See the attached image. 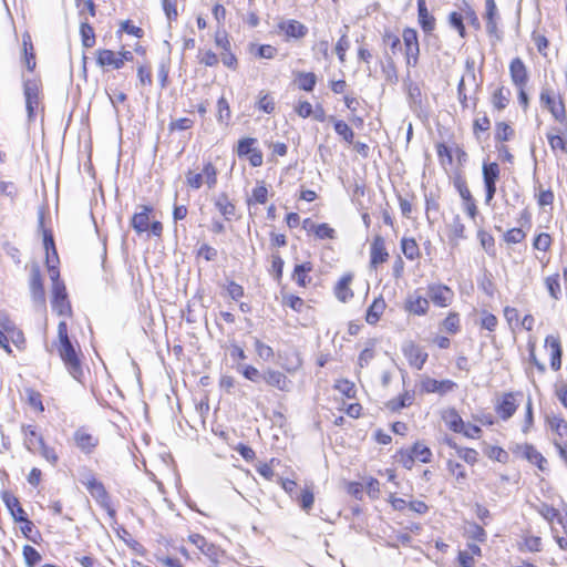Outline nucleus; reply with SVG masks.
<instances>
[{"instance_id":"7c9ffc66","label":"nucleus","mask_w":567,"mask_h":567,"mask_svg":"<svg viewBox=\"0 0 567 567\" xmlns=\"http://www.w3.org/2000/svg\"><path fill=\"white\" fill-rule=\"evenodd\" d=\"M511 91L504 86L498 87L492 96V103L495 109L504 110L509 103Z\"/></svg>"},{"instance_id":"6e6552de","label":"nucleus","mask_w":567,"mask_h":567,"mask_svg":"<svg viewBox=\"0 0 567 567\" xmlns=\"http://www.w3.org/2000/svg\"><path fill=\"white\" fill-rule=\"evenodd\" d=\"M430 307V301L427 297H423L420 295V290H414L410 293L404 303V309L411 315L414 316H424L427 313Z\"/></svg>"},{"instance_id":"6e6d98bb","label":"nucleus","mask_w":567,"mask_h":567,"mask_svg":"<svg viewBox=\"0 0 567 567\" xmlns=\"http://www.w3.org/2000/svg\"><path fill=\"white\" fill-rule=\"evenodd\" d=\"M456 454L470 465H474L478 460V452L474 449L461 447Z\"/></svg>"},{"instance_id":"bf43d9fd","label":"nucleus","mask_w":567,"mask_h":567,"mask_svg":"<svg viewBox=\"0 0 567 567\" xmlns=\"http://www.w3.org/2000/svg\"><path fill=\"white\" fill-rule=\"evenodd\" d=\"M0 195L14 200L18 196V188L16 184L12 182L0 181Z\"/></svg>"},{"instance_id":"5fc2aeb1","label":"nucleus","mask_w":567,"mask_h":567,"mask_svg":"<svg viewBox=\"0 0 567 567\" xmlns=\"http://www.w3.org/2000/svg\"><path fill=\"white\" fill-rule=\"evenodd\" d=\"M447 471L455 476L456 481L461 482L466 478V472L462 464L449 460L446 463Z\"/></svg>"},{"instance_id":"69168bd1","label":"nucleus","mask_w":567,"mask_h":567,"mask_svg":"<svg viewBox=\"0 0 567 567\" xmlns=\"http://www.w3.org/2000/svg\"><path fill=\"white\" fill-rule=\"evenodd\" d=\"M454 186L457 189L461 198L465 200H470L472 198L471 192L467 187L466 181L458 176L454 179Z\"/></svg>"},{"instance_id":"58836bf2","label":"nucleus","mask_w":567,"mask_h":567,"mask_svg":"<svg viewBox=\"0 0 567 567\" xmlns=\"http://www.w3.org/2000/svg\"><path fill=\"white\" fill-rule=\"evenodd\" d=\"M334 131L338 135H340L346 142L352 143L354 137V132L352 128L342 120L334 121Z\"/></svg>"},{"instance_id":"4be33fe9","label":"nucleus","mask_w":567,"mask_h":567,"mask_svg":"<svg viewBox=\"0 0 567 567\" xmlns=\"http://www.w3.org/2000/svg\"><path fill=\"white\" fill-rule=\"evenodd\" d=\"M517 405L513 393H506L503 395L499 403L496 405V413L503 420H508L516 412Z\"/></svg>"},{"instance_id":"473e14b6","label":"nucleus","mask_w":567,"mask_h":567,"mask_svg":"<svg viewBox=\"0 0 567 567\" xmlns=\"http://www.w3.org/2000/svg\"><path fill=\"white\" fill-rule=\"evenodd\" d=\"M401 249L404 256L410 260H414L420 256L419 246L413 238H402Z\"/></svg>"},{"instance_id":"79ce46f5","label":"nucleus","mask_w":567,"mask_h":567,"mask_svg":"<svg viewBox=\"0 0 567 567\" xmlns=\"http://www.w3.org/2000/svg\"><path fill=\"white\" fill-rule=\"evenodd\" d=\"M299 505L307 513L312 508L315 502L313 492L309 487L301 489L300 495L297 497Z\"/></svg>"},{"instance_id":"5701e85b","label":"nucleus","mask_w":567,"mask_h":567,"mask_svg":"<svg viewBox=\"0 0 567 567\" xmlns=\"http://www.w3.org/2000/svg\"><path fill=\"white\" fill-rule=\"evenodd\" d=\"M2 499L7 508L9 509L11 516L13 517L14 522L20 523L21 520H25V517L28 515L16 496L9 493H4Z\"/></svg>"},{"instance_id":"f3484780","label":"nucleus","mask_w":567,"mask_h":567,"mask_svg":"<svg viewBox=\"0 0 567 567\" xmlns=\"http://www.w3.org/2000/svg\"><path fill=\"white\" fill-rule=\"evenodd\" d=\"M278 29L282 32H285V34L288 37V38H292V39H302L307 35L308 33V28L295 20V19H288V20H282L278 23Z\"/></svg>"},{"instance_id":"3c124183","label":"nucleus","mask_w":567,"mask_h":567,"mask_svg":"<svg viewBox=\"0 0 567 567\" xmlns=\"http://www.w3.org/2000/svg\"><path fill=\"white\" fill-rule=\"evenodd\" d=\"M255 350H256L258 357L265 361H269L274 358L272 348L267 346L266 343L261 342L257 338L255 339Z\"/></svg>"},{"instance_id":"c85d7f7f","label":"nucleus","mask_w":567,"mask_h":567,"mask_svg":"<svg viewBox=\"0 0 567 567\" xmlns=\"http://www.w3.org/2000/svg\"><path fill=\"white\" fill-rule=\"evenodd\" d=\"M188 540L194 544L205 556L213 558L216 556V547L214 544L208 543L204 536L199 534H192Z\"/></svg>"},{"instance_id":"412c9836","label":"nucleus","mask_w":567,"mask_h":567,"mask_svg":"<svg viewBox=\"0 0 567 567\" xmlns=\"http://www.w3.org/2000/svg\"><path fill=\"white\" fill-rule=\"evenodd\" d=\"M153 210L151 206H142V210L135 213L131 219V226L137 233H144L150 227V213Z\"/></svg>"},{"instance_id":"8fccbe9b","label":"nucleus","mask_w":567,"mask_h":567,"mask_svg":"<svg viewBox=\"0 0 567 567\" xmlns=\"http://www.w3.org/2000/svg\"><path fill=\"white\" fill-rule=\"evenodd\" d=\"M466 534L470 538H472L474 540H477L481 543L486 540L485 529L476 523L468 525V527L466 528Z\"/></svg>"},{"instance_id":"9b49d317","label":"nucleus","mask_w":567,"mask_h":567,"mask_svg":"<svg viewBox=\"0 0 567 567\" xmlns=\"http://www.w3.org/2000/svg\"><path fill=\"white\" fill-rule=\"evenodd\" d=\"M262 380L272 388L284 392L291 390L292 382L280 371L267 369L262 373Z\"/></svg>"},{"instance_id":"423d86ee","label":"nucleus","mask_w":567,"mask_h":567,"mask_svg":"<svg viewBox=\"0 0 567 567\" xmlns=\"http://www.w3.org/2000/svg\"><path fill=\"white\" fill-rule=\"evenodd\" d=\"M403 42L405 47L406 64L415 66L419 60L420 47L417 33L414 29H405L403 31Z\"/></svg>"},{"instance_id":"c756f323","label":"nucleus","mask_w":567,"mask_h":567,"mask_svg":"<svg viewBox=\"0 0 567 567\" xmlns=\"http://www.w3.org/2000/svg\"><path fill=\"white\" fill-rule=\"evenodd\" d=\"M312 270L311 262H303L295 266L292 279L298 284L300 287L307 286V278L308 274ZM310 279L308 280V282Z\"/></svg>"},{"instance_id":"dca6fc26","label":"nucleus","mask_w":567,"mask_h":567,"mask_svg":"<svg viewBox=\"0 0 567 567\" xmlns=\"http://www.w3.org/2000/svg\"><path fill=\"white\" fill-rule=\"evenodd\" d=\"M456 386V383L452 380H435L432 378H425L422 380L421 388L422 391L426 393H440L445 394L452 391Z\"/></svg>"},{"instance_id":"4d7b16f0","label":"nucleus","mask_w":567,"mask_h":567,"mask_svg":"<svg viewBox=\"0 0 567 567\" xmlns=\"http://www.w3.org/2000/svg\"><path fill=\"white\" fill-rule=\"evenodd\" d=\"M238 370L247 380L251 382H259V380L262 379V373H260L258 369L252 365H240Z\"/></svg>"},{"instance_id":"052dcab7","label":"nucleus","mask_w":567,"mask_h":567,"mask_svg":"<svg viewBox=\"0 0 567 567\" xmlns=\"http://www.w3.org/2000/svg\"><path fill=\"white\" fill-rule=\"evenodd\" d=\"M226 291L228 296L236 301L244 297L245 293L243 286L235 282L234 280L228 281V284L226 285Z\"/></svg>"},{"instance_id":"4c0bfd02","label":"nucleus","mask_w":567,"mask_h":567,"mask_svg":"<svg viewBox=\"0 0 567 567\" xmlns=\"http://www.w3.org/2000/svg\"><path fill=\"white\" fill-rule=\"evenodd\" d=\"M311 231L319 239H333L336 237V230L326 223L319 225L311 224Z\"/></svg>"},{"instance_id":"864d4df0","label":"nucleus","mask_w":567,"mask_h":567,"mask_svg":"<svg viewBox=\"0 0 567 567\" xmlns=\"http://www.w3.org/2000/svg\"><path fill=\"white\" fill-rule=\"evenodd\" d=\"M527 348H528V360L529 362L536 367V369L538 370L539 373H545L546 372V365L539 361L536 357V344L534 341H529L528 344H527Z\"/></svg>"},{"instance_id":"c9c22d12","label":"nucleus","mask_w":567,"mask_h":567,"mask_svg":"<svg viewBox=\"0 0 567 567\" xmlns=\"http://www.w3.org/2000/svg\"><path fill=\"white\" fill-rule=\"evenodd\" d=\"M410 450L414 456V460H419L422 463L431 462L432 452L426 445L416 442Z\"/></svg>"},{"instance_id":"b1692460","label":"nucleus","mask_w":567,"mask_h":567,"mask_svg":"<svg viewBox=\"0 0 567 567\" xmlns=\"http://www.w3.org/2000/svg\"><path fill=\"white\" fill-rule=\"evenodd\" d=\"M352 278L351 274H347L340 278L334 287V295L341 302H347L353 297V292L350 288Z\"/></svg>"},{"instance_id":"f8f14e48","label":"nucleus","mask_w":567,"mask_h":567,"mask_svg":"<svg viewBox=\"0 0 567 567\" xmlns=\"http://www.w3.org/2000/svg\"><path fill=\"white\" fill-rule=\"evenodd\" d=\"M403 354L408 359L410 365L421 370L427 359V353L417 344L409 342L403 347Z\"/></svg>"},{"instance_id":"6ab92c4d","label":"nucleus","mask_w":567,"mask_h":567,"mask_svg":"<svg viewBox=\"0 0 567 567\" xmlns=\"http://www.w3.org/2000/svg\"><path fill=\"white\" fill-rule=\"evenodd\" d=\"M96 64L101 68L112 66L118 70L123 68V59L118 58L117 52L103 49L97 51Z\"/></svg>"},{"instance_id":"0e129e2a","label":"nucleus","mask_w":567,"mask_h":567,"mask_svg":"<svg viewBox=\"0 0 567 567\" xmlns=\"http://www.w3.org/2000/svg\"><path fill=\"white\" fill-rule=\"evenodd\" d=\"M447 425L449 427L456 432V433H462L463 429H464V421L462 420V417L458 415V413L456 411H452L450 413V420L447 421Z\"/></svg>"},{"instance_id":"13d9d810","label":"nucleus","mask_w":567,"mask_h":567,"mask_svg":"<svg viewBox=\"0 0 567 567\" xmlns=\"http://www.w3.org/2000/svg\"><path fill=\"white\" fill-rule=\"evenodd\" d=\"M186 183L193 189H199L204 184V175L202 173H195L188 171L186 174Z\"/></svg>"},{"instance_id":"e433bc0d","label":"nucleus","mask_w":567,"mask_h":567,"mask_svg":"<svg viewBox=\"0 0 567 567\" xmlns=\"http://www.w3.org/2000/svg\"><path fill=\"white\" fill-rule=\"evenodd\" d=\"M498 177L499 166L497 163H489L483 165L484 184H496Z\"/></svg>"},{"instance_id":"09e8293b","label":"nucleus","mask_w":567,"mask_h":567,"mask_svg":"<svg viewBox=\"0 0 567 567\" xmlns=\"http://www.w3.org/2000/svg\"><path fill=\"white\" fill-rule=\"evenodd\" d=\"M547 140L550 145V148L554 152L559 150L563 153L567 154V141L563 136L558 134L548 133Z\"/></svg>"},{"instance_id":"72a5a7b5","label":"nucleus","mask_w":567,"mask_h":567,"mask_svg":"<svg viewBox=\"0 0 567 567\" xmlns=\"http://www.w3.org/2000/svg\"><path fill=\"white\" fill-rule=\"evenodd\" d=\"M80 34L84 48H92L95 44L94 29L86 21L81 22Z\"/></svg>"},{"instance_id":"a878e982","label":"nucleus","mask_w":567,"mask_h":567,"mask_svg":"<svg viewBox=\"0 0 567 567\" xmlns=\"http://www.w3.org/2000/svg\"><path fill=\"white\" fill-rule=\"evenodd\" d=\"M215 206L219 210V213L224 216L226 220H230L236 213L235 205L229 200L228 195L226 193H220L215 198Z\"/></svg>"},{"instance_id":"aec40b11","label":"nucleus","mask_w":567,"mask_h":567,"mask_svg":"<svg viewBox=\"0 0 567 567\" xmlns=\"http://www.w3.org/2000/svg\"><path fill=\"white\" fill-rule=\"evenodd\" d=\"M30 436H33L37 439V443L39 445L38 450L43 458H45L49 463L52 465H55L58 463V454L55 453V450L51 446H48L44 443V440L41 434H39L35 430V427L29 429Z\"/></svg>"},{"instance_id":"9d476101","label":"nucleus","mask_w":567,"mask_h":567,"mask_svg":"<svg viewBox=\"0 0 567 567\" xmlns=\"http://www.w3.org/2000/svg\"><path fill=\"white\" fill-rule=\"evenodd\" d=\"M427 298L439 307H446L453 298V291L444 285H431L427 287Z\"/></svg>"},{"instance_id":"ea45409f","label":"nucleus","mask_w":567,"mask_h":567,"mask_svg":"<svg viewBox=\"0 0 567 567\" xmlns=\"http://www.w3.org/2000/svg\"><path fill=\"white\" fill-rule=\"evenodd\" d=\"M257 143L256 138L245 137L238 142L237 145V155L240 158H246L256 147L254 145Z\"/></svg>"},{"instance_id":"c03bdc74","label":"nucleus","mask_w":567,"mask_h":567,"mask_svg":"<svg viewBox=\"0 0 567 567\" xmlns=\"http://www.w3.org/2000/svg\"><path fill=\"white\" fill-rule=\"evenodd\" d=\"M461 12L463 14V21L466 20L476 30L481 28V23L476 12L468 3L464 2L463 7H461Z\"/></svg>"},{"instance_id":"e2e57ef3","label":"nucleus","mask_w":567,"mask_h":567,"mask_svg":"<svg viewBox=\"0 0 567 567\" xmlns=\"http://www.w3.org/2000/svg\"><path fill=\"white\" fill-rule=\"evenodd\" d=\"M497 323H498V320L493 313H489L487 311L482 312V318H481V327L482 328L492 332L496 329Z\"/></svg>"},{"instance_id":"7ed1b4c3","label":"nucleus","mask_w":567,"mask_h":567,"mask_svg":"<svg viewBox=\"0 0 567 567\" xmlns=\"http://www.w3.org/2000/svg\"><path fill=\"white\" fill-rule=\"evenodd\" d=\"M543 106L548 109L554 118L560 124L567 122L566 110L563 100L559 97L556 100V95L553 90L544 87L539 96Z\"/></svg>"},{"instance_id":"2eb2a0df","label":"nucleus","mask_w":567,"mask_h":567,"mask_svg":"<svg viewBox=\"0 0 567 567\" xmlns=\"http://www.w3.org/2000/svg\"><path fill=\"white\" fill-rule=\"evenodd\" d=\"M30 292L34 302L43 305L45 301V293L42 284V276L40 268L33 266L30 274Z\"/></svg>"},{"instance_id":"bb28decb","label":"nucleus","mask_w":567,"mask_h":567,"mask_svg":"<svg viewBox=\"0 0 567 567\" xmlns=\"http://www.w3.org/2000/svg\"><path fill=\"white\" fill-rule=\"evenodd\" d=\"M385 301L382 297L375 298L367 310L365 320L369 324H374L380 320L385 309Z\"/></svg>"},{"instance_id":"338daca9","label":"nucleus","mask_w":567,"mask_h":567,"mask_svg":"<svg viewBox=\"0 0 567 567\" xmlns=\"http://www.w3.org/2000/svg\"><path fill=\"white\" fill-rule=\"evenodd\" d=\"M550 244H551L550 236L546 233H542L535 238L533 246L535 249L546 251L549 249Z\"/></svg>"},{"instance_id":"393cba45","label":"nucleus","mask_w":567,"mask_h":567,"mask_svg":"<svg viewBox=\"0 0 567 567\" xmlns=\"http://www.w3.org/2000/svg\"><path fill=\"white\" fill-rule=\"evenodd\" d=\"M419 22L424 32H432L435 28V19L430 14L425 0H417Z\"/></svg>"},{"instance_id":"f704fd0d","label":"nucleus","mask_w":567,"mask_h":567,"mask_svg":"<svg viewBox=\"0 0 567 567\" xmlns=\"http://www.w3.org/2000/svg\"><path fill=\"white\" fill-rule=\"evenodd\" d=\"M545 286L548 290L549 296L553 299H555V300L560 299L561 288H560V284H559V275L558 274L546 277Z\"/></svg>"},{"instance_id":"49530a36","label":"nucleus","mask_w":567,"mask_h":567,"mask_svg":"<svg viewBox=\"0 0 567 567\" xmlns=\"http://www.w3.org/2000/svg\"><path fill=\"white\" fill-rule=\"evenodd\" d=\"M449 22H450L451 27L454 28L462 38H465L466 31H465V27H464L462 12H456V11L451 12L449 16Z\"/></svg>"},{"instance_id":"774afa93","label":"nucleus","mask_w":567,"mask_h":567,"mask_svg":"<svg viewBox=\"0 0 567 567\" xmlns=\"http://www.w3.org/2000/svg\"><path fill=\"white\" fill-rule=\"evenodd\" d=\"M550 427L554 430L558 436L563 437L567 435V422L560 417H554L550 421Z\"/></svg>"},{"instance_id":"de8ad7c7","label":"nucleus","mask_w":567,"mask_h":567,"mask_svg":"<svg viewBox=\"0 0 567 567\" xmlns=\"http://www.w3.org/2000/svg\"><path fill=\"white\" fill-rule=\"evenodd\" d=\"M23 557L28 567H34L40 560V553L30 545L23 546Z\"/></svg>"},{"instance_id":"37998d69","label":"nucleus","mask_w":567,"mask_h":567,"mask_svg":"<svg viewBox=\"0 0 567 567\" xmlns=\"http://www.w3.org/2000/svg\"><path fill=\"white\" fill-rule=\"evenodd\" d=\"M229 120H230L229 103L227 102V100L224 96H221L217 101V121L219 123H228Z\"/></svg>"},{"instance_id":"4468645a","label":"nucleus","mask_w":567,"mask_h":567,"mask_svg":"<svg viewBox=\"0 0 567 567\" xmlns=\"http://www.w3.org/2000/svg\"><path fill=\"white\" fill-rule=\"evenodd\" d=\"M498 10L496 7L495 0H485V13L484 19L486 21V32L491 37H495L499 39L497 20H498Z\"/></svg>"},{"instance_id":"0eeeda50","label":"nucleus","mask_w":567,"mask_h":567,"mask_svg":"<svg viewBox=\"0 0 567 567\" xmlns=\"http://www.w3.org/2000/svg\"><path fill=\"white\" fill-rule=\"evenodd\" d=\"M73 440L76 447L83 452L84 454H91L94 452L96 446L100 443V440L96 435H93L85 427H79L74 434Z\"/></svg>"},{"instance_id":"f03ea898","label":"nucleus","mask_w":567,"mask_h":567,"mask_svg":"<svg viewBox=\"0 0 567 567\" xmlns=\"http://www.w3.org/2000/svg\"><path fill=\"white\" fill-rule=\"evenodd\" d=\"M82 484L86 487L91 496L104 508L111 517L115 516V509L111 506L110 496L102 482L97 481L93 474H89Z\"/></svg>"},{"instance_id":"a19ab883","label":"nucleus","mask_w":567,"mask_h":567,"mask_svg":"<svg viewBox=\"0 0 567 567\" xmlns=\"http://www.w3.org/2000/svg\"><path fill=\"white\" fill-rule=\"evenodd\" d=\"M204 183L208 186L209 189L214 188L217 184V169L210 163L207 162L203 167Z\"/></svg>"},{"instance_id":"a18cd8bd","label":"nucleus","mask_w":567,"mask_h":567,"mask_svg":"<svg viewBox=\"0 0 567 567\" xmlns=\"http://www.w3.org/2000/svg\"><path fill=\"white\" fill-rule=\"evenodd\" d=\"M43 245L44 249L47 251V257L51 256L52 259L55 260V262H59L58 252L55 249V244L52 234L49 230L43 231Z\"/></svg>"},{"instance_id":"a211bd4d","label":"nucleus","mask_w":567,"mask_h":567,"mask_svg":"<svg viewBox=\"0 0 567 567\" xmlns=\"http://www.w3.org/2000/svg\"><path fill=\"white\" fill-rule=\"evenodd\" d=\"M509 74L515 86H526L528 72L520 58H514L509 64Z\"/></svg>"},{"instance_id":"39448f33","label":"nucleus","mask_w":567,"mask_h":567,"mask_svg":"<svg viewBox=\"0 0 567 567\" xmlns=\"http://www.w3.org/2000/svg\"><path fill=\"white\" fill-rule=\"evenodd\" d=\"M23 93L25 99V107L28 118L31 121L34 117V111L40 103V86L35 80H27L23 84Z\"/></svg>"},{"instance_id":"ddd939ff","label":"nucleus","mask_w":567,"mask_h":567,"mask_svg":"<svg viewBox=\"0 0 567 567\" xmlns=\"http://www.w3.org/2000/svg\"><path fill=\"white\" fill-rule=\"evenodd\" d=\"M545 347L549 348L550 368L558 371L561 368L563 348L559 337L549 334L545 338Z\"/></svg>"},{"instance_id":"cd10ccee","label":"nucleus","mask_w":567,"mask_h":567,"mask_svg":"<svg viewBox=\"0 0 567 567\" xmlns=\"http://www.w3.org/2000/svg\"><path fill=\"white\" fill-rule=\"evenodd\" d=\"M524 457L532 464L536 465L540 471L546 470L547 461L533 445L525 444L523 446Z\"/></svg>"},{"instance_id":"680f3d73","label":"nucleus","mask_w":567,"mask_h":567,"mask_svg":"<svg viewBox=\"0 0 567 567\" xmlns=\"http://www.w3.org/2000/svg\"><path fill=\"white\" fill-rule=\"evenodd\" d=\"M257 107L267 114H271L275 111L274 99L269 94H264L257 102Z\"/></svg>"},{"instance_id":"f257e3e1","label":"nucleus","mask_w":567,"mask_h":567,"mask_svg":"<svg viewBox=\"0 0 567 567\" xmlns=\"http://www.w3.org/2000/svg\"><path fill=\"white\" fill-rule=\"evenodd\" d=\"M58 348L59 355L63 361L69 373L75 379L80 380L83 375V370L79 354L71 342L68 333V324L65 321H60L58 324Z\"/></svg>"},{"instance_id":"1a4fd4ad","label":"nucleus","mask_w":567,"mask_h":567,"mask_svg":"<svg viewBox=\"0 0 567 567\" xmlns=\"http://www.w3.org/2000/svg\"><path fill=\"white\" fill-rule=\"evenodd\" d=\"M389 252L385 247V240L382 236L377 235L370 247V268L377 269L380 264L388 260Z\"/></svg>"},{"instance_id":"603ef678","label":"nucleus","mask_w":567,"mask_h":567,"mask_svg":"<svg viewBox=\"0 0 567 567\" xmlns=\"http://www.w3.org/2000/svg\"><path fill=\"white\" fill-rule=\"evenodd\" d=\"M513 128L505 122H499L496 124L495 138L499 142L508 141L513 135Z\"/></svg>"},{"instance_id":"2f4dec72","label":"nucleus","mask_w":567,"mask_h":567,"mask_svg":"<svg viewBox=\"0 0 567 567\" xmlns=\"http://www.w3.org/2000/svg\"><path fill=\"white\" fill-rule=\"evenodd\" d=\"M298 87L311 92L317 83V76L312 72H300L297 76Z\"/></svg>"},{"instance_id":"20e7f679","label":"nucleus","mask_w":567,"mask_h":567,"mask_svg":"<svg viewBox=\"0 0 567 567\" xmlns=\"http://www.w3.org/2000/svg\"><path fill=\"white\" fill-rule=\"evenodd\" d=\"M51 306L59 316H71L72 309L64 284L52 285Z\"/></svg>"}]
</instances>
